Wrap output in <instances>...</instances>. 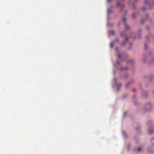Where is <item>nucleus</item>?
Returning a JSON list of instances; mask_svg holds the SVG:
<instances>
[{
  "mask_svg": "<svg viewBox=\"0 0 154 154\" xmlns=\"http://www.w3.org/2000/svg\"><path fill=\"white\" fill-rule=\"evenodd\" d=\"M109 34L112 35H114L115 34L114 31H111L109 32Z\"/></svg>",
  "mask_w": 154,
  "mask_h": 154,
  "instance_id": "obj_2",
  "label": "nucleus"
},
{
  "mask_svg": "<svg viewBox=\"0 0 154 154\" xmlns=\"http://www.w3.org/2000/svg\"><path fill=\"white\" fill-rule=\"evenodd\" d=\"M122 133L123 134V135H124V136L125 137V133L124 132V131H122Z\"/></svg>",
  "mask_w": 154,
  "mask_h": 154,
  "instance_id": "obj_13",
  "label": "nucleus"
},
{
  "mask_svg": "<svg viewBox=\"0 0 154 154\" xmlns=\"http://www.w3.org/2000/svg\"><path fill=\"white\" fill-rule=\"evenodd\" d=\"M138 151H141V148L140 147L138 148Z\"/></svg>",
  "mask_w": 154,
  "mask_h": 154,
  "instance_id": "obj_10",
  "label": "nucleus"
},
{
  "mask_svg": "<svg viewBox=\"0 0 154 154\" xmlns=\"http://www.w3.org/2000/svg\"><path fill=\"white\" fill-rule=\"evenodd\" d=\"M118 48L117 47H116V50H118Z\"/></svg>",
  "mask_w": 154,
  "mask_h": 154,
  "instance_id": "obj_25",
  "label": "nucleus"
},
{
  "mask_svg": "<svg viewBox=\"0 0 154 154\" xmlns=\"http://www.w3.org/2000/svg\"><path fill=\"white\" fill-rule=\"evenodd\" d=\"M149 2V0H145V3L146 4H148Z\"/></svg>",
  "mask_w": 154,
  "mask_h": 154,
  "instance_id": "obj_5",
  "label": "nucleus"
},
{
  "mask_svg": "<svg viewBox=\"0 0 154 154\" xmlns=\"http://www.w3.org/2000/svg\"><path fill=\"white\" fill-rule=\"evenodd\" d=\"M119 86H120L121 85V84L120 83V84H119Z\"/></svg>",
  "mask_w": 154,
  "mask_h": 154,
  "instance_id": "obj_27",
  "label": "nucleus"
},
{
  "mask_svg": "<svg viewBox=\"0 0 154 154\" xmlns=\"http://www.w3.org/2000/svg\"><path fill=\"white\" fill-rule=\"evenodd\" d=\"M111 1V0H108V2H110Z\"/></svg>",
  "mask_w": 154,
  "mask_h": 154,
  "instance_id": "obj_20",
  "label": "nucleus"
},
{
  "mask_svg": "<svg viewBox=\"0 0 154 154\" xmlns=\"http://www.w3.org/2000/svg\"><path fill=\"white\" fill-rule=\"evenodd\" d=\"M130 45H131V43L130 44Z\"/></svg>",
  "mask_w": 154,
  "mask_h": 154,
  "instance_id": "obj_28",
  "label": "nucleus"
},
{
  "mask_svg": "<svg viewBox=\"0 0 154 154\" xmlns=\"http://www.w3.org/2000/svg\"><path fill=\"white\" fill-rule=\"evenodd\" d=\"M132 17L133 18H135V14L134 13H133L132 14Z\"/></svg>",
  "mask_w": 154,
  "mask_h": 154,
  "instance_id": "obj_6",
  "label": "nucleus"
},
{
  "mask_svg": "<svg viewBox=\"0 0 154 154\" xmlns=\"http://www.w3.org/2000/svg\"><path fill=\"white\" fill-rule=\"evenodd\" d=\"M126 19L125 18H123V22L125 23V29H129V26H128L127 25H126V24L125 23V22L126 21Z\"/></svg>",
  "mask_w": 154,
  "mask_h": 154,
  "instance_id": "obj_1",
  "label": "nucleus"
},
{
  "mask_svg": "<svg viewBox=\"0 0 154 154\" xmlns=\"http://www.w3.org/2000/svg\"><path fill=\"white\" fill-rule=\"evenodd\" d=\"M120 35H121V36H124L125 35V34H122V32H121L120 33Z\"/></svg>",
  "mask_w": 154,
  "mask_h": 154,
  "instance_id": "obj_14",
  "label": "nucleus"
},
{
  "mask_svg": "<svg viewBox=\"0 0 154 154\" xmlns=\"http://www.w3.org/2000/svg\"><path fill=\"white\" fill-rule=\"evenodd\" d=\"M125 70H127L128 69V68H127V67H126V68H125Z\"/></svg>",
  "mask_w": 154,
  "mask_h": 154,
  "instance_id": "obj_22",
  "label": "nucleus"
},
{
  "mask_svg": "<svg viewBox=\"0 0 154 154\" xmlns=\"http://www.w3.org/2000/svg\"><path fill=\"white\" fill-rule=\"evenodd\" d=\"M146 9V8L145 7H143L142 8V10L143 11H145V10Z\"/></svg>",
  "mask_w": 154,
  "mask_h": 154,
  "instance_id": "obj_7",
  "label": "nucleus"
},
{
  "mask_svg": "<svg viewBox=\"0 0 154 154\" xmlns=\"http://www.w3.org/2000/svg\"><path fill=\"white\" fill-rule=\"evenodd\" d=\"M145 48L146 49L147 48V45L146 44H145Z\"/></svg>",
  "mask_w": 154,
  "mask_h": 154,
  "instance_id": "obj_16",
  "label": "nucleus"
},
{
  "mask_svg": "<svg viewBox=\"0 0 154 154\" xmlns=\"http://www.w3.org/2000/svg\"><path fill=\"white\" fill-rule=\"evenodd\" d=\"M141 23H144V22H143V20H141Z\"/></svg>",
  "mask_w": 154,
  "mask_h": 154,
  "instance_id": "obj_23",
  "label": "nucleus"
},
{
  "mask_svg": "<svg viewBox=\"0 0 154 154\" xmlns=\"http://www.w3.org/2000/svg\"><path fill=\"white\" fill-rule=\"evenodd\" d=\"M148 133L150 134H151L153 133V131L151 129H149L148 130Z\"/></svg>",
  "mask_w": 154,
  "mask_h": 154,
  "instance_id": "obj_3",
  "label": "nucleus"
},
{
  "mask_svg": "<svg viewBox=\"0 0 154 154\" xmlns=\"http://www.w3.org/2000/svg\"><path fill=\"white\" fill-rule=\"evenodd\" d=\"M116 63H117V64H118V65H119L120 64V63L118 61V60H117L116 61Z\"/></svg>",
  "mask_w": 154,
  "mask_h": 154,
  "instance_id": "obj_15",
  "label": "nucleus"
},
{
  "mask_svg": "<svg viewBox=\"0 0 154 154\" xmlns=\"http://www.w3.org/2000/svg\"><path fill=\"white\" fill-rule=\"evenodd\" d=\"M114 80H115V82H116V79H114Z\"/></svg>",
  "mask_w": 154,
  "mask_h": 154,
  "instance_id": "obj_26",
  "label": "nucleus"
},
{
  "mask_svg": "<svg viewBox=\"0 0 154 154\" xmlns=\"http://www.w3.org/2000/svg\"><path fill=\"white\" fill-rule=\"evenodd\" d=\"M133 7L134 8H135V6H134V3L133 4Z\"/></svg>",
  "mask_w": 154,
  "mask_h": 154,
  "instance_id": "obj_21",
  "label": "nucleus"
},
{
  "mask_svg": "<svg viewBox=\"0 0 154 154\" xmlns=\"http://www.w3.org/2000/svg\"><path fill=\"white\" fill-rule=\"evenodd\" d=\"M118 57L119 58H121V55L120 54H118Z\"/></svg>",
  "mask_w": 154,
  "mask_h": 154,
  "instance_id": "obj_12",
  "label": "nucleus"
},
{
  "mask_svg": "<svg viewBox=\"0 0 154 154\" xmlns=\"http://www.w3.org/2000/svg\"><path fill=\"white\" fill-rule=\"evenodd\" d=\"M120 3L119 2H117V7H118L120 5Z\"/></svg>",
  "mask_w": 154,
  "mask_h": 154,
  "instance_id": "obj_8",
  "label": "nucleus"
},
{
  "mask_svg": "<svg viewBox=\"0 0 154 154\" xmlns=\"http://www.w3.org/2000/svg\"><path fill=\"white\" fill-rule=\"evenodd\" d=\"M115 41H116V42H119V40L118 39V38H116V40H115Z\"/></svg>",
  "mask_w": 154,
  "mask_h": 154,
  "instance_id": "obj_17",
  "label": "nucleus"
},
{
  "mask_svg": "<svg viewBox=\"0 0 154 154\" xmlns=\"http://www.w3.org/2000/svg\"><path fill=\"white\" fill-rule=\"evenodd\" d=\"M113 45H114V44L112 42H111L110 44V48H113Z\"/></svg>",
  "mask_w": 154,
  "mask_h": 154,
  "instance_id": "obj_4",
  "label": "nucleus"
},
{
  "mask_svg": "<svg viewBox=\"0 0 154 154\" xmlns=\"http://www.w3.org/2000/svg\"><path fill=\"white\" fill-rule=\"evenodd\" d=\"M125 44H126L125 42H125H122V45L124 46L125 45Z\"/></svg>",
  "mask_w": 154,
  "mask_h": 154,
  "instance_id": "obj_9",
  "label": "nucleus"
},
{
  "mask_svg": "<svg viewBox=\"0 0 154 154\" xmlns=\"http://www.w3.org/2000/svg\"><path fill=\"white\" fill-rule=\"evenodd\" d=\"M125 42L127 41L128 40V37L126 38H125Z\"/></svg>",
  "mask_w": 154,
  "mask_h": 154,
  "instance_id": "obj_11",
  "label": "nucleus"
},
{
  "mask_svg": "<svg viewBox=\"0 0 154 154\" xmlns=\"http://www.w3.org/2000/svg\"><path fill=\"white\" fill-rule=\"evenodd\" d=\"M122 8H123L125 7V5H124V4H122Z\"/></svg>",
  "mask_w": 154,
  "mask_h": 154,
  "instance_id": "obj_18",
  "label": "nucleus"
},
{
  "mask_svg": "<svg viewBox=\"0 0 154 154\" xmlns=\"http://www.w3.org/2000/svg\"><path fill=\"white\" fill-rule=\"evenodd\" d=\"M153 93L154 94V92H153Z\"/></svg>",
  "mask_w": 154,
  "mask_h": 154,
  "instance_id": "obj_29",
  "label": "nucleus"
},
{
  "mask_svg": "<svg viewBox=\"0 0 154 154\" xmlns=\"http://www.w3.org/2000/svg\"><path fill=\"white\" fill-rule=\"evenodd\" d=\"M130 83L129 82H128L126 85V87H127L128 86V85Z\"/></svg>",
  "mask_w": 154,
  "mask_h": 154,
  "instance_id": "obj_19",
  "label": "nucleus"
},
{
  "mask_svg": "<svg viewBox=\"0 0 154 154\" xmlns=\"http://www.w3.org/2000/svg\"><path fill=\"white\" fill-rule=\"evenodd\" d=\"M126 114H127V113H125H125H124V115H126Z\"/></svg>",
  "mask_w": 154,
  "mask_h": 154,
  "instance_id": "obj_24",
  "label": "nucleus"
}]
</instances>
